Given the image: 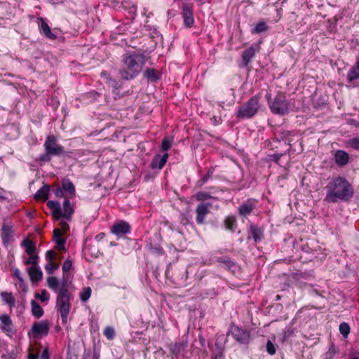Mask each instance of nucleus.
I'll return each mask as SVG.
<instances>
[{
    "mask_svg": "<svg viewBox=\"0 0 359 359\" xmlns=\"http://www.w3.org/2000/svg\"><path fill=\"white\" fill-rule=\"evenodd\" d=\"M147 60V55L141 51H129L122 56L121 67L119 70L121 77L124 80H130L137 76Z\"/></svg>",
    "mask_w": 359,
    "mask_h": 359,
    "instance_id": "obj_1",
    "label": "nucleus"
},
{
    "mask_svg": "<svg viewBox=\"0 0 359 359\" xmlns=\"http://www.w3.org/2000/svg\"><path fill=\"white\" fill-rule=\"evenodd\" d=\"M47 285L49 288L57 293L56 307L60 313L62 324L67 323V316L70 311V294L67 281L59 283L55 276L47 278Z\"/></svg>",
    "mask_w": 359,
    "mask_h": 359,
    "instance_id": "obj_2",
    "label": "nucleus"
},
{
    "mask_svg": "<svg viewBox=\"0 0 359 359\" xmlns=\"http://www.w3.org/2000/svg\"><path fill=\"white\" fill-rule=\"evenodd\" d=\"M327 194L324 201L336 203L339 200H348L352 197L353 190L350 183L344 178L338 177L333 179L326 187Z\"/></svg>",
    "mask_w": 359,
    "mask_h": 359,
    "instance_id": "obj_3",
    "label": "nucleus"
},
{
    "mask_svg": "<svg viewBox=\"0 0 359 359\" xmlns=\"http://www.w3.org/2000/svg\"><path fill=\"white\" fill-rule=\"evenodd\" d=\"M266 98L269 102L271 111L278 115H285L288 113L289 102L286 99L285 93L278 92L273 100H271V93H267Z\"/></svg>",
    "mask_w": 359,
    "mask_h": 359,
    "instance_id": "obj_4",
    "label": "nucleus"
},
{
    "mask_svg": "<svg viewBox=\"0 0 359 359\" xmlns=\"http://www.w3.org/2000/svg\"><path fill=\"white\" fill-rule=\"evenodd\" d=\"M259 99L257 96L251 97L245 104L240 107L237 112V117L250 118L254 116L259 108Z\"/></svg>",
    "mask_w": 359,
    "mask_h": 359,
    "instance_id": "obj_5",
    "label": "nucleus"
},
{
    "mask_svg": "<svg viewBox=\"0 0 359 359\" xmlns=\"http://www.w3.org/2000/svg\"><path fill=\"white\" fill-rule=\"evenodd\" d=\"M46 152L52 156H60L65 153L64 147L60 145L57 142V138L54 135H48L44 142Z\"/></svg>",
    "mask_w": 359,
    "mask_h": 359,
    "instance_id": "obj_6",
    "label": "nucleus"
},
{
    "mask_svg": "<svg viewBox=\"0 0 359 359\" xmlns=\"http://www.w3.org/2000/svg\"><path fill=\"white\" fill-rule=\"evenodd\" d=\"M41 346H31L28 348L27 359H50L48 347H46L41 353Z\"/></svg>",
    "mask_w": 359,
    "mask_h": 359,
    "instance_id": "obj_7",
    "label": "nucleus"
},
{
    "mask_svg": "<svg viewBox=\"0 0 359 359\" xmlns=\"http://www.w3.org/2000/svg\"><path fill=\"white\" fill-rule=\"evenodd\" d=\"M231 333L236 341L243 344L249 342L250 333L248 330H243L238 326H233L231 330Z\"/></svg>",
    "mask_w": 359,
    "mask_h": 359,
    "instance_id": "obj_8",
    "label": "nucleus"
},
{
    "mask_svg": "<svg viewBox=\"0 0 359 359\" xmlns=\"http://www.w3.org/2000/svg\"><path fill=\"white\" fill-rule=\"evenodd\" d=\"M130 231V224L123 220H118L111 227V232L117 237H122Z\"/></svg>",
    "mask_w": 359,
    "mask_h": 359,
    "instance_id": "obj_9",
    "label": "nucleus"
},
{
    "mask_svg": "<svg viewBox=\"0 0 359 359\" xmlns=\"http://www.w3.org/2000/svg\"><path fill=\"white\" fill-rule=\"evenodd\" d=\"M211 207V203L206 202H202L197 205L196 209V220L198 224L204 223L206 215L210 212Z\"/></svg>",
    "mask_w": 359,
    "mask_h": 359,
    "instance_id": "obj_10",
    "label": "nucleus"
},
{
    "mask_svg": "<svg viewBox=\"0 0 359 359\" xmlns=\"http://www.w3.org/2000/svg\"><path fill=\"white\" fill-rule=\"evenodd\" d=\"M49 332V326L47 321L35 322L32 327V332L34 337L46 336Z\"/></svg>",
    "mask_w": 359,
    "mask_h": 359,
    "instance_id": "obj_11",
    "label": "nucleus"
},
{
    "mask_svg": "<svg viewBox=\"0 0 359 359\" xmlns=\"http://www.w3.org/2000/svg\"><path fill=\"white\" fill-rule=\"evenodd\" d=\"M257 201L255 199L250 198L241 204L238 208V213L241 216L246 217L255 209Z\"/></svg>",
    "mask_w": 359,
    "mask_h": 359,
    "instance_id": "obj_12",
    "label": "nucleus"
},
{
    "mask_svg": "<svg viewBox=\"0 0 359 359\" xmlns=\"http://www.w3.org/2000/svg\"><path fill=\"white\" fill-rule=\"evenodd\" d=\"M192 11L193 8L191 6L187 4H183L182 15L184 20V25L189 28L191 27L194 23Z\"/></svg>",
    "mask_w": 359,
    "mask_h": 359,
    "instance_id": "obj_13",
    "label": "nucleus"
},
{
    "mask_svg": "<svg viewBox=\"0 0 359 359\" xmlns=\"http://www.w3.org/2000/svg\"><path fill=\"white\" fill-rule=\"evenodd\" d=\"M259 45H252L249 48L243 51L242 54V59L244 66H248L252 58L255 56L256 52L259 50Z\"/></svg>",
    "mask_w": 359,
    "mask_h": 359,
    "instance_id": "obj_14",
    "label": "nucleus"
},
{
    "mask_svg": "<svg viewBox=\"0 0 359 359\" xmlns=\"http://www.w3.org/2000/svg\"><path fill=\"white\" fill-rule=\"evenodd\" d=\"M335 163L339 166H344L349 161V155L344 150H337L334 154Z\"/></svg>",
    "mask_w": 359,
    "mask_h": 359,
    "instance_id": "obj_15",
    "label": "nucleus"
},
{
    "mask_svg": "<svg viewBox=\"0 0 359 359\" xmlns=\"http://www.w3.org/2000/svg\"><path fill=\"white\" fill-rule=\"evenodd\" d=\"M168 158V153H165L162 156L159 155L156 156L151 163V168L161 169L167 162Z\"/></svg>",
    "mask_w": 359,
    "mask_h": 359,
    "instance_id": "obj_16",
    "label": "nucleus"
},
{
    "mask_svg": "<svg viewBox=\"0 0 359 359\" xmlns=\"http://www.w3.org/2000/svg\"><path fill=\"white\" fill-rule=\"evenodd\" d=\"M1 323V329L8 334L13 332V324L11 318L7 315H1L0 316Z\"/></svg>",
    "mask_w": 359,
    "mask_h": 359,
    "instance_id": "obj_17",
    "label": "nucleus"
},
{
    "mask_svg": "<svg viewBox=\"0 0 359 359\" xmlns=\"http://www.w3.org/2000/svg\"><path fill=\"white\" fill-rule=\"evenodd\" d=\"M47 205L52 210L53 217L56 219L62 217V209L60 203L53 201H49Z\"/></svg>",
    "mask_w": 359,
    "mask_h": 359,
    "instance_id": "obj_18",
    "label": "nucleus"
},
{
    "mask_svg": "<svg viewBox=\"0 0 359 359\" xmlns=\"http://www.w3.org/2000/svg\"><path fill=\"white\" fill-rule=\"evenodd\" d=\"M13 235L12 226L8 224H4L1 229V239L4 243H8Z\"/></svg>",
    "mask_w": 359,
    "mask_h": 359,
    "instance_id": "obj_19",
    "label": "nucleus"
},
{
    "mask_svg": "<svg viewBox=\"0 0 359 359\" xmlns=\"http://www.w3.org/2000/svg\"><path fill=\"white\" fill-rule=\"evenodd\" d=\"M72 262L69 259H67L62 265L63 276H62V280L61 283H64L66 280L67 285H71L70 276H69V271L72 269Z\"/></svg>",
    "mask_w": 359,
    "mask_h": 359,
    "instance_id": "obj_20",
    "label": "nucleus"
},
{
    "mask_svg": "<svg viewBox=\"0 0 359 359\" xmlns=\"http://www.w3.org/2000/svg\"><path fill=\"white\" fill-rule=\"evenodd\" d=\"M28 273L32 282H38L42 279L43 273L38 266H32L29 267Z\"/></svg>",
    "mask_w": 359,
    "mask_h": 359,
    "instance_id": "obj_21",
    "label": "nucleus"
},
{
    "mask_svg": "<svg viewBox=\"0 0 359 359\" xmlns=\"http://www.w3.org/2000/svg\"><path fill=\"white\" fill-rule=\"evenodd\" d=\"M144 77L148 79L151 82H156L160 79L161 74L155 69H147L143 74Z\"/></svg>",
    "mask_w": 359,
    "mask_h": 359,
    "instance_id": "obj_22",
    "label": "nucleus"
},
{
    "mask_svg": "<svg viewBox=\"0 0 359 359\" xmlns=\"http://www.w3.org/2000/svg\"><path fill=\"white\" fill-rule=\"evenodd\" d=\"M73 213L74 208L72 207L69 200L65 198L63 203V208L62 210V217L69 220Z\"/></svg>",
    "mask_w": 359,
    "mask_h": 359,
    "instance_id": "obj_23",
    "label": "nucleus"
},
{
    "mask_svg": "<svg viewBox=\"0 0 359 359\" xmlns=\"http://www.w3.org/2000/svg\"><path fill=\"white\" fill-rule=\"evenodd\" d=\"M39 20L41 22L40 27H41V29L42 30L43 34L48 39H51V40H55L57 38V36H56V34H53L51 32L49 25L45 22V20L42 18H40Z\"/></svg>",
    "mask_w": 359,
    "mask_h": 359,
    "instance_id": "obj_24",
    "label": "nucleus"
},
{
    "mask_svg": "<svg viewBox=\"0 0 359 359\" xmlns=\"http://www.w3.org/2000/svg\"><path fill=\"white\" fill-rule=\"evenodd\" d=\"M121 6L123 9L128 11V13L130 18L133 17L135 15L137 8L135 5L130 0H123L121 1Z\"/></svg>",
    "mask_w": 359,
    "mask_h": 359,
    "instance_id": "obj_25",
    "label": "nucleus"
},
{
    "mask_svg": "<svg viewBox=\"0 0 359 359\" xmlns=\"http://www.w3.org/2000/svg\"><path fill=\"white\" fill-rule=\"evenodd\" d=\"M250 231L255 242L261 241L263 238L264 231L262 228H259L256 225H251Z\"/></svg>",
    "mask_w": 359,
    "mask_h": 359,
    "instance_id": "obj_26",
    "label": "nucleus"
},
{
    "mask_svg": "<svg viewBox=\"0 0 359 359\" xmlns=\"http://www.w3.org/2000/svg\"><path fill=\"white\" fill-rule=\"evenodd\" d=\"M217 262L220 264L222 266L227 269H231L235 266V263L228 257H217Z\"/></svg>",
    "mask_w": 359,
    "mask_h": 359,
    "instance_id": "obj_27",
    "label": "nucleus"
},
{
    "mask_svg": "<svg viewBox=\"0 0 359 359\" xmlns=\"http://www.w3.org/2000/svg\"><path fill=\"white\" fill-rule=\"evenodd\" d=\"M0 295L4 303L8 304L10 308L15 306V299L12 293L8 292H2Z\"/></svg>",
    "mask_w": 359,
    "mask_h": 359,
    "instance_id": "obj_28",
    "label": "nucleus"
},
{
    "mask_svg": "<svg viewBox=\"0 0 359 359\" xmlns=\"http://www.w3.org/2000/svg\"><path fill=\"white\" fill-rule=\"evenodd\" d=\"M347 78L349 81H354L359 78V60H358L355 65L349 70Z\"/></svg>",
    "mask_w": 359,
    "mask_h": 359,
    "instance_id": "obj_29",
    "label": "nucleus"
},
{
    "mask_svg": "<svg viewBox=\"0 0 359 359\" xmlns=\"http://www.w3.org/2000/svg\"><path fill=\"white\" fill-rule=\"evenodd\" d=\"M22 245L25 248L27 255L36 253V245L32 241L28 238L25 239L22 243Z\"/></svg>",
    "mask_w": 359,
    "mask_h": 359,
    "instance_id": "obj_30",
    "label": "nucleus"
},
{
    "mask_svg": "<svg viewBox=\"0 0 359 359\" xmlns=\"http://www.w3.org/2000/svg\"><path fill=\"white\" fill-rule=\"evenodd\" d=\"M50 188L49 186L45 185L39 189L35 194V198L46 201L48 198Z\"/></svg>",
    "mask_w": 359,
    "mask_h": 359,
    "instance_id": "obj_31",
    "label": "nucleus"
},
{
    "mask_svg": "<svg viewBox=\"0 0 359 359\" xmlns=\"http://www.w3.org/2000/svg\"><path fill=\"white\" fill-rule=\"evenodd\" d=\"M31 306L33 316L38 318L43 316V310L37 302L35 300H32Z\"/></svg>",
    "mask_w": 359,
    "mask_h": 359,
    "instance_id": "obj_32",
    "label": "nucleus"
},
{
    "mask_svg": "<svg viewBox=\"0 0 359 359\" xmlns=\"http://www.w3.org/2000/svg\"><path fill=\"white\" fill-rule=\"evenodd\" d=\"M62 232L59 229H55L53 230V238L57 245H61L62 247L65 243V239H64L62 236Z\"/></svg>",
    "mask_w": 359,
    "mask_h": 359,
    "instance_id": "obj_33",
    "label": "nucleus"
},
{
    "mask_svg": "<svg viewBox=\"0 0 359 359\" xmlns=\"http://www.w3.org/2000/svg\"><path fill=\"white\" fill-rule=\"evenodd\" d=\"M62 189L69 192L72 196L75 194V188L73 183L70 181H65L62 183Z\"/></svg>",
    "mask_w": 359,
    "mask_h": 359,
    "instance_id": "obj_34",
    "label": "nucleus"
},
{
    "mask_svg": "<svg viewBox=\"0 0 359 359\" xmlns=\"http://www.w3.org/2000/svg\"><path fill=\"white\" fill-rule=\"evenodd\" d=\"M59 264L54 262H48L45 266V270L48 274H53V272L59 269Z\"/></svg>",
    "mask_w": 359,
    "mask_h": 359,
    "instance_id": "obj_35",
    "label": "nucleus"
},
{
    "mask_svg": "<svg viewBox=\"0 0 359 359\" xmlns=\"http://www.w3.org/2000/svg\"><path fill=\"white\" fill-rule=\"evenodd\" d=\"M29 257L25 262V264L26 265L31 264L32 266H38V259H39L38 255L36 253L32 254V255L29 254Z\"/></svg>",
    "mask_w": 359,
    "mask_h": 359,
    "instance_id": "obj_36",
    "label": "nucleus"
},
{
    "mask_svg": "<svg viewBox=\"0 0 359 359\" xmlns=\"http://www.w3.org/2000/svg\"><path fill=\"white\" fill-rule=\"evenodd\" d=\"M91 295V288L90 287H84L80 293V298L81 301L86 302L88 300Z\"/></svg>",
    "mask_w": 359,
    "mask_h": 359,
    "instance_id": "obj_37",
    "label": "nucleus"
},
{
    "mask_svg": "<svg viewBox=\"0 0 359 359\" xmlns=\"http://www.w3.org/2000/svg\"><path fill=\"white\" fill-rule=\"evenodd\" d=\"M340 333L344 337H347L350 333V327L348 323H342L339 325Z\"/></svg>",
    "mask_w": 359,
    "mask_h": 359,
    "instance_id": "obj_38",
    "label": "nucleus"
},
{
    "mask_svg": "<svg viewBox=\"0 0 359 359\" xmlns=\"http://www.w3.org/2000/svg\"><path fill=\"white\" fill-rule=\"evenodd\" d=\"M172 144V140L168 137H165L162 140L161 149L163 151H168L170 149Z\"/></svg>",
    "mask_w": 359,
    "mask_h": 359,
    "instance_id": "obj_39",
    "label": "nucleus"
},
{
    "mask_svg": "<svg viewBox=\"0 0 359 359\" xmlns=\"http://www.w3.org/2000/svg\"><path fill=\"white\" fill-rule=\"evenodd\" d=\"M226 228L233 230L236 226V219L233 217H227L225 219Z\"/></svg>",
    "mask_w": 359,
    "mask_h": 359,
    "instance_id": "obj_40",
    "label": "nucleus"
},
{
    "mask_svg": "<svg viewBox=\"0 0 359 359\" xmlns=\"http://www.w3.org/2000/svg\"><path fill=\"white\" fill-rule=\"evenodd\" d=\"M35 297L40 299L42 302H48L49 299V295L46 290H41L40 293H36Z\"/></svg>",
    "mask_w": 359,
    "mask_h": 359,
    "instance_id": "obj_41",
    "label": "nucleus"
},
{
    "mask_svg": "<svg viewBox=\"0 0 359 359\" xmlns=\"http://www.w3.org/2000/svg\"><path fill=\"white\" fill-rule=\"evenodd\" d=\"M210 198H214L209 194L203 191H200L196 194V199L198 201H203Z\"/></svg>",
    "mask_w": 359,
    "mask_h": 359,
    "instance_id": "obj_42",
    "label": "nucleus"
},
{
    "mask_svg": "<svg viewBox=\"0 0 359 359\" xmlns=\"http://www.w3.org/2000/svg\"><path fill=\"white\" fill-rule=\"evenodd\" d=\"M103 333L108 339H113L115 335L114 330L111 327H105Z\"/></svg>",
    "mask_w": 359,
    "mask_h": 359,
    "instance_id": "obj_43",
    "label": "nucleus"
},
{
    "mask_svg": "<svg viewBox=\"0 0 359 359\" xmlns=\"http://www.w3.org/2000/svg\"><path fill=\"white\" fill-rule=\"evenodd\" d=\"M268 26L266 25V24L265 22H259L258 23L255 28V32L256 33H260V32H264V31H266L268 29Z\"/></svg>",
    "mask_w": 359,
    "mask_h": 359,
    "instance_id": "obj_44",
    "label": "nucleus"
},
{
    "mask_svg": "<svg viewBox=\"0 0 359 359\" xmlns=\"http://www.w3.org/2000/svg\"><path fill=\"white\" fill-rule=\"evenodd\" d=\"M348 144L352 148L359 150V138L354 137L348 141Z\"/></svg>",
    "mask_w": 359,
    "mask_h": 359,
    "instance_id": "obj_45",
    "label": "nucleus"
},
{
    "mask_svg": "<svg viewBox=\"0 0 359 359\" xmlns=\"http://www.w3.org/2000/svg\"><path fill=\"white\" fill-rule=\"evenodd\" d=\"M46 259L48 262H54L56 259V253L53 250H48L46 253Z\"/></svg>",
    "mask_w": 359,
    "mask_h": 359,
    "instance_id": "obj_46",
    "label": "nucleus"
},
{
    "mask_svg": "<svg viewBox=\"0 0 359 359\" xmlns=\"http://www.w3.org/2000/svg\"><path fill=\"white\" fill-rule=\"evenodd\" d=\"M266 351L270 355L275 354L276 351L273 344L271 341H268L266 343Z\"/></svg>",
    "mask_w": 359,
    "mask_h": 359,
    "instance_id": "obj_47",
    "label": "nucleus"
},
{
    "mask_svg": "<svg viewBox=\"0 0 359 359\" xmlns=\"http://www.w3.org/2000/svg\"><path fill=\"white\" fill-rule=\"evenodd\" d=\"M60 229H59L61 230L62 233H66L69 229V224L65 221H61L60 222Z\"/></svg>",
    "mask_w": 359,
    "mask_h": 359,
    "instance_id": "obj_48",
    "label": "nucleus"
},
{
    "mask_svg": "<svg viewBox=\"0 0 359 359\" xmlns=\"http://www.w3.org/2000/svg\"><path fill=\"white\" fill-rule=\"evenodd\" d=\"M336 353V350L334 346L330 348L329 351L326 353L327 359H332Z\"/></svg>",
    "mask_w": 359,
    "mask_h": 359,
    "instance_id": "obj_49",
    "label": "nucleus"
},
{
    "mask_svg": "<svg viewBox=\"0 0 359 359\" xmlns=\"http://www.w3.org/2000/svg\"><path fill=\"white\" fill-rule=\"evenodd\" d=\"M50 156H52L51 154H48L46 152L45 154L40 156L39 159L41 161H50Z\"/></svg>",
    "mask_w": 359,
    "mask_h": 359,
    "instance_id": "obj_50",
    "label": "nucleus"
},
{
    "mask_svg": "<svg viewBox=\"0 0 359 359\" xmlns=\"http://www.w3.org/2000/svg\"><path fill=\"white\" fill-rule=\"evenodd\" d=\"M213 173H214V168H210L208 170L207 174L203 177V180L204 182H206L209 178H210L212 177Z\"/></svg>",
    "mask_w": 359,
    "mask_h": 359,
    "instance_id": "obj_51",
    "label": "nucleus"
},
{
    "mask_svg": "<svg viewBox=\"0 0 359 359\" xmlns=\"http://www.w3.org/2000/svg\"><path fill=\"white\" fill-rule=\"evenodd\" d=\"M212 359H223V353L222 351L215 353L212 355Z\"/></svg>",
    "mask_w": 359,
    "mask_h": 359,
    "instance_id": "obj_52",
    "label": "nucleus"
},
{
    "mask_svg": "<svg viewBox=\"0 0 359 359\" xmlns=\"http://www.w3.org/2000/svg\"><path fill=\"white\" fill-rule=\"evenodd\" d=\"M105 237V233H98L96 236H95V240L97 241H102V239H104V238Z\"/></svg>",
    "mask_w": 359,
    "mask_h": 359,
    "instance_id": "obj_53",
    "label": "nucleus"
},
{
    "mask_svg": "<svg viewBox=\"0 0 359 359\" xmlns=\"http://www.w3.org/2000/svg\"><path fill=\"white\" fill-rule=\"evenodd\" d=\"M14 276L20 281H22V278L20 276V271L18 269H15L14 271Z\"/></svg>",
    "mask_w": 359,
    "mask_h": 359,
    "instance_id": "obj_54",
    "label": "nucleus"
},
{
    "mask_svg": "<svg viewBox=\"0 0 359 359\" xmlns=\"http://www.w3.org/2000/svg\"><path fill=\"white\" fill-rule=\"evenodd\" d=\"M55 195L57 196H62V190L60 188H58L55 191Z\"/></svg>",
    "mask_w": 359,
    "mask_h": 359,
    "instance_id": "obj_55",
    "label": "nucleus"
},
{
    "mask_svg": "<svg viewBox=\"0 0 359 359\" xmlns=\"http://www.w3.org/2000/svg\"><path fill=\"white\" fill-rule=\"evenodd\" d=\"M57 249L59 250H65V245L62 247L61 245H57Z\"/></svg>",
    "mask_w": 359,
    "mask_h": 359,
    "instance_id": "obj_56",
    "label": "nucleus"
},
{
    "mask_svg": "<svg viewBox=\"0 0 359 359\" xmlns=\"http://www.w3.org/2000/svg\"><path fill=\"white\" fill-rule=\"evenodd\" d=\"M350 359H359V357H358V356H355V355H354V356H351V357L350 358Z\"/></svg>",
    "mask_w": 359,
    "mask_h": 359,
    "instance_id": "obj_57",
    "label": "nucleus"
}]
</instances>
